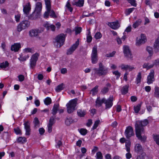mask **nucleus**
Segmentation results:
<instances>
[{"instance_id":"4468645a","label":"nucleus","mask_w":159,"mask_h":159,"mask_svg":"<svg viewBox=\"0 0 159 159\" xmlns=\"http://www.w3.org/2000/svg\"><path fill=\"white\" fill-rule=\"evenodd\" d=\"M146 41V39L145 35L143 34H141L140 38L139 39H137L136 40V45L137 46H139L140 44L144 43Z\"/></svg>"},{"instance_id":"a878e982","label":"nucleus","mask_w":159,"mask_h":159,"mask_svg":"<svg viewBox=\"0 0 159 159\" xmlns=\"http://www.w3.org/2000/svg\"><path fill=\"white\" fill-rule=\"evenodd\" d=\"M129 88V85H126L123 86L121 90V94L123 95L126 94L128 92Z\"/></svg>"},{"instance_id":"6e6d98bb","label":"nucleus","mask_w":159,"mask_h":159,"mask_svg":"<svg viewBox=\"0 0 159 159\" xmlns=\"http://www.w3.org/2000/svg\"><path fill=\"white\" fill-rule=\"evenodd\" d=\"M147 50L149 53L152 55L153 54L152 48L148 46L147 48Z\"/></svg>"},{"instance_id":"a19ab883","label":"nucleus","mask_w":159,"mask_h":159,"mask_svg":"<svg viewBox=\"0 0 159 159\" xmlns=\"http://www.w3.org/2000/svg\"><path fill=\"white\" fill-rule=\"evenodd\" d=\"M52 100L49 97H47L44 100V102L45 104L47 105H49L51 103Z\"/></svg>"},{"instance_id":"c03bdc74","label":"nucleus","mask_w":159,"mask_h":159,"mask_svg":"<svg viewBox=\"0 0 159 159\" xmlns=\"http://www.w3.org/2000/svg\"><path fill=\"white\" fill-rule=\"evenodd\" d=\"M153 138L156 143L159 146V135H153Z\"/></svg>"},{"instance_id":"bb28decb","label":"nucleus","mask_w":159,"mask_h":159,"mask_svg":"<svg viewBox=\"0 0 159 159\" xmlns=\"http://www.w3.org/2000/svg\"><path fill=\"white\" fill-rule=\"evenodd\" d=\"M45 27L48 30L51 29L52 31H54L55 30V26L53 25H50L48 23H46L44 25Z\"/></svg>"},{"instance_id":"58836bf2","label":"nucleus","mask_w":159,"mask_h":159,"mask_svg":"<svg viewBox=\"0 0 159 159\" xmlns=\"http://www.w3.org/2000/svg\"><path fill=\"white\" fill-rule=\"evenodd\" d=\"M73 121L71 118H66L65 120V124L69 126L72 123Z\"/></svg>"},{"instance_id":"412c9836","label":"nucleus","mask_w":159,"mask_h":159,"mask_svg":"<svg viewBox=\"0 0 159 159\" xmlns=\"http://www.w3.org/2000/svg\"><path fill=\"white\" fill-rule=\"evenodd\" d=\"M108 25L113 29H116L119 27L120 25L118 22H113L111 23H109Z\"/></svg>"},{"instance_id":"2eb2a0df","label":"nucleus","mask_w":159,"mask_h":159,"mask_svg":"<svg viewBox=\"0 0 159 159\" xmlns=\"http://www.w3.org/2000/svg\"><path fill=\"white\" fill-rule=\"evenodd\" d=\"M24 125L25 130V135L27 136L30 135L31 133V129L30 123L28 121H26L24 123Z\"/></svg>"},{"instance_id":"423d86ee","label":"nucleus","mask_w":159,"mask_h":159,"mask_svg":"<svg viewBox=\"0 0 159 159\" xmlns=\"http://www.w3.org/2000/svg\"><path fill=\"white\" fill-rule=\"evenodd\" d=\"M98 59L97 53V48L96 46H94L92 49V53L91 54V60L92 63L93 64L96 63Z\"/></svg>"},{"instance_id":"4c0bfd02","label":"nucleus","mask_w":159,"mask_h":159,"mask_svg":"<svg viewBox=\"0 0 159 159\" xmlns=\"http://www.w3.org/2000/svg\"><path fill=\"white\" fill-rule=\"evenodd\" d=\"M153 67V65H149V63H144L143 65V68L148 70Z\"/></svg>"},{"instance_id":"aec40b11","label":"nucleus","mask_w":159,"mask_h":159,"mask_svg":"<svg viewBox=\"0 0 159 159\" xmlns=\"http://www.w3.org/2000/svg\"><path fill=\"white\" fill-rule=\"evenodd\" d=\"M143 149L141 145L139 143L136 144L134 146V151L137 153H142Z\"/></svg>"},{"instance_id":"680f3d73","label":"nucleus","mask_w":159,"mask_h":159,"mask_svg":"<svg viewBox=\"0 0 159 159\" xmlns=\"http://www.w3.org/2000/svg\"><path fill=\"white\" fill-rule=\"evenodd\" d=\"M109 89L107 87H104L101 90V92L103 94H105L108 92Z\"/></svg>"},{"instance_id":"5701e85b","label":"nucleus","mask_w":159,"mask_h":159,"mask_svg":"<svg viewBox=\"0 0 159 159\" xmlns=\"http://www.w3.org/2000/svg\"><path fill=\"white\" fill-rule=\"evenodd\" d=\"M105 98H103L101 99L100 97L97 98L96 101V105L98 107L101 106L102 103H104Z\"/></svg>"},{"instance_id":"f8f14e48","label":"nucleus","mask_w":159,"mask_h":159,"mask_svg":"<svg viewBox=\"0 0 159 159\" xmlns=\"http://www.w3.org/2000/svg\"><path fill=\"white\" fill-rule=\"evenodd\" d=\"M113 98L112 97H110L107 99L105 98L104 103L105 104V109H108L112 107L113 105Z\"/></svg>"},{"instance_id":"c756f323","label":"nucleus","mask_w":159,"mask_h":159,"mask_svg":"<svg viewBox=\"0 0 159 159\" xmlns=\"http://www.w3.org/2000/svg\"><path fill=\"white\" fill-rule=\"evenodd\" d=\"M65 87V84L63 83H61L58 85L55 89L56 91L58 92L63 90Z\"/></svg>"},{"instance_id":"3c124183","label":"nucleus","mask_w":159,"mask_h":159,"mask_svg":"<svg viewBox=\"0 0 159 159\" xmlns=\"http://www.w3.org/2000/svg\"><path fill=\"white\" fill-rule=\"evenodd\" d=\"M24 51L26 52H31L33 53L34 52L33 48H25L24 49Z\"/></svg>"},{"instance_id":"603ef678","label":"nucleus","mask_w":159,"mask_h":159,"mask_svg":"<svg viewBox=\"0 0 159 159\" xmlns=\"http://www.w3.org/2000/svg\"><path fill=\"white\" fill-rule=\"evenodd\" d=\"M135 8L134 7L127 9L126 10V15H129L131 13L134 9Z\"/></svg>"},{"instance_id":"7c9ffc66","label":"nucleus","mask_w":159,"mask_h":159,"mask_svg":"<svg viewBox=\"0 0 159 159\" xmlns=\"http://www.w3.org/2000/svg\"><path fill=\"white\" fill-rule=\"evenodd\" d=\"M59 105L57 104H55L52 110V114L53 115H55L57 112Z\"/></svg>"},{"instance_id":"72a5a7b5","label":"nucleus","mask_w":159,"mask_h":159,"mask_svg":"<svg viewBox=\"0 0 159 159\" xmlns=\"http://www.w3.org/2000/svg\"><path fill=\"white\" fill-rule=\"evenodd\" d=\"M98 86H95L91 91V92L92 93L93 95H95L98 92Z\"/></svg>"},{"instance_id":"f03ea898","label":"nucleus","mask_w":159,"mask_h":159,"mask_svg":"<svg viewBox=\"0 0 159 159\" xmlns=\"http://www.w3.org/2000/svg\"><path fill=\"white\" fill-rule=\"evenodd\" d=\"M66 35L61 34L57 36L55 38L54 45L57 48H60L64 44Z\"/></svg>"},{"instance_id":"c9c22d12","label":"nucleus","mask_w":159,"mask_h":159,"mask_svg":"<svg viewBox=\"0 0 159 159\" xmlns=\"http://www.w3.org/2000/svg\"><path fill=\"white\" fill-rule=\"evenodd\" d=\"M141 78V73L140 72L138 73L136 78V83L137 84H138L140 82Z\"/></svg>"},{"instance_id":"1a4fd4ad","label":"nucleus","mask_w":159,"mask_h":159,"mask_svg":"<svg viewBox=\"0 0 159 159\" xmlns=\"http://www.w3.org/2000/svg\"><path fill=\"white\" fill-rule=\"evenodd\" d=\"M125 134L127 139H129L130 137L134 135L133 128L130 126L127 127L125 132Z\"/></svg>"},{"instance_id":"79ce46f5","label":"nucleus","mask_w":159,"mask_h":159,"mask_svg":"<svg viewBox=\"0 0 159 159\" xmlns=\"http://www.w3.org/2000/svg\"><path fill=\"white\" fill-rule=\"evenodd\" d=\"M92 39V37L91 35L90 32L89 30V33L87 35V43H89L91 42Z\"/></svg>"},{"instance_id":"20e7f679","label":"nucleus","mask_w":159,"mask_h":159,"mask_svg":"<svg viewBox=\"0 0 159 159\" xmlns=\"http://www.w3.org/2000/svg\"><path fill=\"white\" fill-rule=\"evenodd\" d=\"M78 99L76 98L70 101L66 105L67 111L69 114L72 113L75 110Z\"/></svg>"},{"instance_id":"e2e57ef3","label":"nucleus","mask_w":159,"mask_h":159,"mask_svg":"<svg viewBox=\"0 0 159 159\" xmlns=\"http://www.w3.org/2000/svg\"><path fill=\"white\" fill-rule=\"evenodd\" d=\"M19 81L20 82H22L25 79V77L24 76L22 75H20L18 76Z\"/></svg>"},{"instance_id":"de8ad7c7","label":"nucleus","mask_w":159,"mask_h":159,"mask_svg":"<svg viewBox=\"0 0 159 159\" xmlns=\"http://www.w3.org/2000/svg\"><path fill=\"white\" fill-rule=\"evenodd\" d=\"M55 117V116H52L49 120V124L51 125H53L55 123L54 119Z\"/></svg>"},{"instance_id":"4be33fe9","label":"nucleus","mask_w":159,"mask_h":159,"mask_svg":"<svg viewBox=\"0 0 159 159\" xmlns=\"http://www.w3.org/2000/svg\"><path fill=\"white\" fill-rule=\"evenodd\" d=\"M154 51L156 53L159 52V37L156 40L154 44Z\"/></svg>"},{"instance_id":"5fc2aeb1","label":"nucleus","mask_w":159,"mask_h":159,"mask_svg":"<svg viewBox=\"0 0 159 159\" xmlns=\"http://www.w3.org/2000/svg\"><path fill=\"white\" fill-rule=\"evenodd\" d=\"M14 131L17 134H21V131L18 127H17L14 129Z\"/></svg>"},{"instance_id":"c85d7f7f","label":"nucleus","mask_w":159,"mask_h":159,"mask_svg":"<svg viewBox=\"0 0 159 159\" xmlns=\"http://www.w3.org/2000/svg\"><path fill=\"white\" fill-rule=\"evenodd\" d=\"M142 21L141 19H139L136 20L132 25V27L134 29L138 27L141 24Z\"/></svg>"},{"instance_id":"6ab92c4d","label":"nucleus","mask_w":159,"mask_h":159,"mask_svg":"<svg viewBox=\"0 0 159 159\" xmlns=\"http://www.w3.org/2000/svg\"><path fill=\"white\" fill-rule=\"evenodd\" d=\"M84 3V0H75L72 2V4L80 7L83 6Z\"/></svg>"},{"instance_id":"39448f33","label":"nucleus","mask_w":159,"mask_h":159,"mask_svg":"<svg viewBox=\"0 0 159 159\" xmlns=\"http://www.w3.org/2000/svg\"><path fill=\"white\" fill-rule=\"evenodd\" d=\"M30 25V22L28 20H24L21 21L17 26V29L18 32H20L29 27Z\"/></svg>"},{"instance_id":"37998d69","label":"nucleus","mask_w":159,"mask_h":159,"mask_svg":"<svg viewBox=\"0 0 159 159\" xmlns=\"http://www.w3.org/2000/svg\"><path fill=\"white\" fill-rule=\"evenodd\" d=\"M49 14H50V16L53 18H56L57 16L55 14V13L54 11L53 10H51V8H50V11L49 12Z\"/></svg>"},{"instance_id":"09e8293b","label":"nucleus","mask_w":159,"mask_h":159,"mask_svg":"<svg viewBox=\"0 0 159 159\" xmlns=\"http://www.w3.org/2000/svg\"><path fill=\"white\" fill-rule=\"evenodd\" d=\"M29 57V56L27 55L24 56H20V58H19V60L21 61H26L27 59Z\"/></svg>"},{"instance_id":"a211bd4d","label":"nucleus","mask_w":159,"mask_h":159,"mask_svg":"<svg viewBox=\"0 0 159 159\" xmlns=\"http://www.w3.org/2000/svg\"><path fill=\"white\" fill-rule=\"evenodd\" d=\"M30 9V5L29 2L27 3L25 6H23V11L27 15L29 14Z\"/></svg>"},{"instance_id":"f3484780","label":"nucleus","mask_w":159,"mask_h":159,"mask_svg":"<svg viewBox=\"0 0 159 159\" xmlns=\"http://www.w3.org/2000/svg\"><path fill=\"white\" fill-rule=\"evenodd\" d=\"M21 48V47L20 43H15L14 44L11 45V50L12 51H14L15 52H16L18 51Z\"/></svg>"},{"instance_id":"2f4dec72","label":"nucleus","mask_w":159,"mask_h":159,"mask_svg":"<svg viewBox=\"0 0 159 159\" xmlns=\"http://www.w3.org/2000/svg\"><path fill=\"white\" fill-rule=\"evenodd\" d=\"M47 10L48 11L51 8V3L50 0H44Z\"/></svg>"},{"instance_id":"f704fd0d","label":"nucleus","mask_w":159,"mask_h":159,"mask_svg":"<svg viewBox=\"0 0 159 159\" xmlns=\"http://www.w3.org/2000/svg\"><path fill=\"white\" fill-rule=\"evenodd\" d=\"M141 104L142 103H140L136 106H134V110L135 113H138L139 112V111L140 110Z\"/></svg>"},{"instance_id":"338daca9","label":"nucleus","mask_w":159,"mask_h":159,"mask_svg":"<svg viewBox=\"0 0 159 159\" xmlns=\"http://www.w3.org/2000/svg\"><path fill=\"white\" fill-rule=\"evenodd\" d=\"M159 64V59H157L155 60L153 62V64L152 65H153V66L154 65L156 66H157Z\"/></svg>"},{"instance_id":"dca6fc26","label":"nucleus","mask_w":159,"mask_h":159,"mask_svg":"<svg viewBox=\"0 0 159 159\" xmlns=\"http://www.w3.org/2000/svg\"><path fill=\"white\" fill-rule=\"evenodd\" d=\"M42 4L40 2H38L36 3L35 11L33 12L31 15V16H34L35 14V12L36 11L37 13H39L42 10Z\"/></svg>"},{"instance_id":"9d476101","label":"nucleus","mask_w":159,"mask_h":159,"mask_svg":"<svg viewBox=\"0 0 159 159\" xmlns=\"http://www.w3.org/2000/svg\"><path fill=\"white\" fill-rule=\"evenodd\" d=\"M123 50L125 57L129 59H131L132 58V54L128 46L126 45L124 46L123 47Z\"/></svg>"},{"instance_id":"a18cd8bd","label":"nucleus","mask_w":159,"mask_h":159,"mask_svg":"<svg viewBox=\"0 0 159 159\" xmlns=\"http://www.w3.org/2000/svg\"><path fill=\"white\" fill-rule=\"evenodd\" d=\"M100 122V120H96L92 128V129L94 130L96 129L98 125Z\"/></svg>"},{"instance_id":"7ed1b4c3","label":"nucleus","mask_w":159,"mask_h":159,"mask_svg":"<svg viewBox=\"0 0 159 159\" xmlns=\"http://www.w3.org/2000/svg\"><path fill=\"white\" fill-rule=\"evenodd\" d=\"M93 70L94 71L96 74L99 75H105L108 72V69L105 66L102 62H100L99 63V68H94Z\"/></svg>"},{"instance_id":"393cba45","label":"nucleus","mask_w":159,"mask_h":159,"mask_svg":"<svg viewBox=\"0 0 159 159\" xmlns=\"http://www.w3.org/2000/svg\"><path fill=\"white\" fill-rule=\"evenodd\" d=\"M120 67L121 69L122 70H129V71H131L134 69V68L128 65H122Z\"/></svg>"},{"instance_id":"4d7b16f0","label":"nucleus","mask_w":159,"mask_h":159,"mask_svg":"<svg viewBox=\"0 0 159 159\" xmlns=\"http://www.w3.org/2000/svg\"><path fill=\"white\" fill-rule=\"evenodd\" d=\"M95 38L96 39H100L102 37V34L100 32L96 33L95 35Z\"/></svg>"},{"instance_id":"9b49d317","label":"nucleus","mask_w":159,"mask_h":159,"mask_svg":"<svg viewBox=\"0 0 159 159\" xmlns=\"http://www.w3.org/2000/svg\"><path fill=\"white\" fill-rule=\"evenodd\" d=\"M43 31V30L32 29L29 31V34L31 37H35L37 36L39 34L41 33Z\"/></svg>"},{"instance_id":"b1692460","label":"nucleus","mask_w":159,"mask_h":159,"mask_svg":"<svg viewBox=\"0 0 159 159\" xmlns=\"http://www.w3.org/2000/svg\"><path fill=\"white\" fill-rule=\"evenodd\" d=\"M86 111L81 109H79L77 111V114L80 117H83L86 115Z\"/></svg>"},{"instance_id":"13d9d810","label":"nucleus","mask_w":159,"mask_h":159,"mask_svg":"<svg viewBox=\"0 0 159 159\" xmlns=\"http://www.w3.org/2000/svg\"><path fill=\"white\" fill-rule=\"evenodd\" d=\"M116 52L115 51H113L111 53L107 54L106 55V57H112L114 56Z\"/></svg>"},{"instance_id":"052dcab7","label":"nucleus","mask_w":159,"mask_h":159,"mask_svg":"<svg viewBox=\"0 0 159 159\" xmlns=\"http://www.w3.org/2000/svg\"><path fill=\"white\" fill-rule=\"evenodd\" d=\"M82 30V28L80 27L75 28V34H79L81 31Z\"/></svg>"},{"instance_id":"49530a36","label":"nucleus","mask_w":159,"mask_h":159,"mask_svg":"<svg viewBox=\"0 0 159 159\" xmlns=\"http://www.w3.org/2000/svg\"><path fill=\"white\" fill-rule=\"evenodd\" d=\"M2 138L4 140H7L9 138V135L7 132H4L3 134Z\"/></svg>"},{"instance_id":"8fccbe9b","label":"nucleus","mask_w":159,"mask_h":159,"mask_svg":"<svg viewBox=\"0 0 159 159\" xmlns=\"http://www.w3.org/2000/svg\"><path fill=\"white\" fill-rule=\"evenodd\" d=\"M96 159H102L103 156L100 152H97L96 154Z\"/></svg>"},{"instance_id":"0e129e2a","label":"nucleus","mask_w":159,"mask_h":159,"mask_svg":"<svg viewBox=\"0 0 159 159\" xmlns=\"http://www.w3.org/2000/svg\"><path fill=\"white\" fill-rule=\"evenodd\" d=\"M47 11H45L44 12L43 14V17L45 18H48L49 15V12L50 10L48 11V10H47Z\"/></svg>"},{"instance_id":"ddd939ff","label":"nucleus","mask_w":159,"mask_h":159,"mask_svg":"<svg viewBox=\"0 0 159 159\" xmlns=\"http://www.w3.org/2000/svg\"><path fill=\"white\" fill-rule=\"evenodd\" d=\"M154 72L153 70H151L149 75L147 77V83L148 84L152 83L154 80Z\"/></svg>"},{"instance_id":"473e14b6","label":"nucleus","mask_w":159,"mask_h":159,"mask_svg":"<svg viewBox=\"0 0 159 159\" xmlns=\"http://www.w3.org/2000/svg\"><path fill=\"white\" fill-rule=\"evenodd\" d=\"M154 95L155 97L159 98V87L157 86L155 87Z\"/></svg>"},{"instance_id":"cd10ccee","label":"nucleus","mask_w":159,"mask_h":159,"mask_svg":"<svg viewBox=\"0 0 159 159\" xmlns=\"http://www.w3.org/2000/svg\"><path fill=\"white\" fill-rule=\"evenodd\" d=\"M33 123L34 125V128L37 129L39 127L40 122L37 118L35 117L34 118Z\"/></svg>"},{"instance_id":"0eeeda50","label":"nucleus","mask_w":159,"mask_h":159,"mask_svg":"<svg viewBox=\"0 0 159 159\" xmlns=\"http://www.w3.org/2000/svg\"><path fill=\"white\" fill-rule=\"evenodd\" d=\"M39 56V54L37 53H35L31 56L30 63L31 68L33 69L35 67Z\"/></svg>"},{"instance_id":"774afa93","label":"nucleus","mask_w":159,"mask_h":159,"mask_svg":"<svg viewBox=\"0 0 159 159\" xmlns=\"http://www.w3.org/2000/svg\"><path fill=\"white\" fill-rule=\"evenodd\" d=\"M125 156L127 159H130L132 157V154L130 152H128L126 154Z\"/></svg>"},{"instance_id":"864d4df0","label":"nucleus","mask_w":159,"mask_h":159,"mask_svg":"<svg viewBox=\"0 0 159 159\" xmlns=\"http://www.w3.org/2000/svg\"><path fill=\"white\" fill-rule=\"evenodd\" d=\"M87 130L85 129H81L79 130V132L81 134L84 135L87 133Z\"/></svg>"},{"instance_id":"69168bd1","label":"nucleus","mask_w":159,"mask_h":159,"mask_svg":"<svg viewBox=\"0 0 159 159\" xmlns=\"http://www.w3.org/2000/svg\"><path fill=\"white\" fill-rule=\"evenodd\" d=\"M15 17L16 19V22H18L19 21L20 18V14H17L15 16Z\"/></svg>"},{"instance_id":"ea45409f","label":"nucleus","mask_w":159,"mask_h":159,"mask_svg":"<svg viewBox=\"0 0 159 159\" xmlns=\"http://www.w3.org/2000/svg\"><path fill=\"white\" fill-rule=\"evenodd\" d=\"M18 143H24L26 141V139L25 137H19L17 139Z\"/></svg>"},{"instance_id":"e433bc0d","label":"nucleus","mask_w":159,"mask_h":159,"mask_svg":"<svg viewBox=\"0 0 159 159\" xmlns=\"http://www.w3.org/2000/svg\"><path fill=\"white\" fill-rule=\"evenodd\" d=\"M9 64L8 61H6L4 62H3L0 64V67L2 69H5L8 66Z\"/></svg>"},{"instance_id":"6e6552de","label":"nucleus","mask_w":159,"mask_h":159,"mask_svg":"<svg viewBox=\"0 0 159 159\" xmlns=\"http://www.w3.org/2000/svg\"><path fill=\"white\" fill-rule=\"evenodd\" d=\"M79 39H78L75 43L73 44L67 50L66 52V54L67 55L71 54L78 48L79 45Z\"/></svg>"},{"instance_id":"bf43d9fd","label":"nucleus","mask_w":159,"mask_h":159,"mask_svg":"<svg viewBox=\"0 0 159 159\" xmlns=\"http://www.w3.org/2000/svg\"><path fill=\"white\" fill-rule=\"evenodd\" d=\"M128 2L131 5L134 7H136V4L135 3V0H127Z\"/></svg>"},{"instance_id":"f257e3e1","label":"nucleus","mask_w":159,"mask_h":159,"mask_svg":"<svg viewBox=\"0 0 159 159\" xmlns=\"http://www.w3.org/2000/svg\"><path fill=\"white\" fill-rule=\"evenodd\" d=\"M148 123V120L146 119L143 121H137L135 125L136 136L142 142H144L146 139V136L141 135L144 132L143 127L147 125Z\"/></svg>"}]
</instances>
